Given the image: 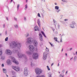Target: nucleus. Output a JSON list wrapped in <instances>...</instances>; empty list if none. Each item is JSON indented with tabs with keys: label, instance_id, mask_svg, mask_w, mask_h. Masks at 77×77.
Masks as SVG:
<instances>
[{
	"label": "nucleus",
	"instance_id": "nucleus-20",
	"mask_svg": "<svg viewBox=\"0 0 77 77\" xmlns=\"http://www.w3.org/2000/svg\"><path fill=\"white\" fill-rule=\"evenodd\" d=\"M2 54V51L0 49V56Z\"/></svg>",
	"mask_w": 77,
	"mask_h": 77
},
{
	"label": "nucleus",
	"instance_id": "nucleus-24",
	"mask_svg": "<svg viewBox=\"0 0 77 77\" xmlns=\"http://www.w3.org/2000/svg\"><path fill=\"white\" fill-rule=\"evenodd\" d=\"M37 23L38 24V25L39 26H40V21H38Z\"/></svg>",
	"mask_w": 77,
	"mask_h": 77
},
{
	"label": "nucleus",
	"instance_id": "nucleus-56",
	"mask_svg": "<svg viewBox=\"0 0 77 77\" xmlns=\"http://www.w3.org/2000/svg\"><path fill=\"white\" fill-rule=\"evenodd\" d=\"M60 77H61V76H62V75H60Z\"/></svg>",
	"mask_w": 77,
	"mask_h": 77
},
{
	"label": "nucleus",
	"instance_id": "nucleus-13",
	"mask_svg": "<svg viewBox=\"0 0 77 77\" xmlns=\"http://www.w3.org/2000/svg\"><path fill=\"white\" fill-rule=\"evenodd\" d=\"M33 44L35 46H37L38 45V42H37V41L36 40H34Z\"/></svg>",
	"mask_w": 77,
	"mask_h": 77
},
{
	"label": "nucleus",
	"instance_id": "nucleus-49",
	"mask_svg": "<svg viewBox=\"0 0 77 77\" xmlns=\"http://www.w3.org/2000/svg\"><path fill=\"white\" fill-rule=\"evenodd\" d=\"M55 5H57V3H55Z\"/></svg>",
	"mask_w": 77,
	"mask_h": 77
},
{
	"label": "nucleus",
	"instance_id": "nucleus-2",
	"mask_svg": "<svg viewBox=\"0 0 77 77\" xmlns=\"http://www.w3.org/2000/svg\"><path fill=\"white\" fill-rule=\"evenodd\" d=\"M15 53H16L18 56V57L19 58H21V57H23L25 59H27V58L26 57V56H24V55H22L21 54H19L20 53L18 52V51H15Z\"/></svg>",
	"mask_w": 77,
	"mask_h": 77
},
{
	"label": "nucleus",
	"instance_id": "nucleus-17",
	"mask_svg": "<svg viewBox=\"0 0 77 77\" xmlns=\"http://www.w3.org/2000/svg\"><path fill=\"white\" fill-rule=\"evenodd\" d=\"M3 72H4V73H6V69H3Z\"/></svg>",
	"mask_w": 77,
	"mask_h": 77
},
{
	"label": "nucleus",
	"instance_id": "nucleus-34",
	"mask_svg": "<svg viewBox=\"0 0 77 77\" xmlns=\"http://www.w3.org/2000/svg\"><path fill=\"white\" fill-rule=\"evenodd\" d=\"M31 65L32 66H34V64H32V63H31Z\"/></svg>",
	"mask_w": 77,
	"mask_h": 77
},
{
	"label": "nucleus",
	"instance_id": "nucleus-5",
	"mask_svg": "<svg viewBox=\"0 0 77 77\" xmlns=\"http://www.w3.org/2000/svg\"><path fill=\"white\" fill-rule=\"evenodd\" d=\"M29 48L31 51H33L35 50V47L34 46L32 45H29Z\"/></svg>",
	"mask_w": 77,
	"mask_h": 77
},
{
	"label": "nucleus",
	"instance_id": "nucleus-29",
	"mask_svg": "<svg viewBox=\"0 0 77 77\" xmlns=\"http://www.w3.org/2000/svg\"><path fill=\"white\" fill-rule=\"evenodd\" d=\"M38 16L39 17H41V16H40V14L39 13L38 14Z\"/></svg>",
	"mask_w": 77,
	"mask_h": 77
},
{
	"label": "nucleus",
	"instance_id": "nucleus-31",
	"mask_svg": "<svg viewBox=\"0 0 77 77\" xmlns=\"http://www.w3.org/2000/svg\"><path fill=\"white\" fill-rule=\"evenodd\" d=\"M19 7H20V5H18L17 6L18 10V8H19Z\"/></svg>",
	"mask_w": 77,
	"mask_h": 77
},
{
	"label": "nucleus",
	"instance_id": "nucleus-58",
	"mask_svg": "<svg viewBox=\"0 0 77 77\" xmlns=\"http://www.w3.org/2000/svg\"><path fill=\"white\" fill-rule=\"evenodd\" d=\"M13 1V0H11V2H12Z\"/></svg>",
	"mask_w": 77,
	"mask_h": 77
},
{
	"label": "nucleus",
	"instance_id": "nucleus-46",
	"mask_svg": "<svg viewBox=\"0 0 77 77\" xmlns=\"http://www.w3.org/2000/svg\"><path fill=\"white\" fill-rule=\"evenodd\" d=\"M15 20H17V18H14Z\"/></svg>",
	"mask_w": 77,
	"mask_h": 77
},
{
	"label": "nucleus",
	"instance_id": "nucleus-35",
	"mask_svg": "<svg viewBox=\"0 0 77 77\" xmlns=\"http://www.w3.org/2000/svg\"><path fill=\"white\" fill-rule=\"evenodd\" d=\"M54 64V63H52V64H51V66H53V65Z\"/></svg>",
	"mask_w": 77,
	"mask_h": 77
},
{
	"label": "nucleus",
	"instance_id": "nucleus-53",
	"mask_svg": "<svg viewBox=\"0 0 77 77\" xmlns=\"http://www.w3.org/2000/svg\"><path fill=\"white\" fill-rule=\"evenodd\" d=\"M29 36V34H27V35H26V36Z\"/></svg>",
	"mask_w": 77,
	"mask_h": 77
},
{
	"label": "nucleus",
	"instance_id": "nucleus-36",
	"mask_svg": "<svg viewBox=\"0 0 77 77\" xmlns=\"http://www.w3.org/2000/svg\"><path fill=\"white\" fill-rule=\"evenodd\" d=\"M67 20H68V19H65L64 20V21H67Z\"/></svg>",
	"mask_w": 77,
	"mask_h": 77
},
{
	"label": "nucleus",
	"instance_id": "nucleus-21",
	"mask_svg": "<svg viewBox=\"0 0 77 77\" xmlns=\"http://www.w3.org/2000/svg\"><path fill=\"white\" fill-rule=\"evenodd\" d=\"M54 39L55 41H57V38H54Z\"/></svg>",
	"mask_w": 77,
	"mask_h": 77
},
{
	"label": "nucleus",
	"instance_id": "nucleus-11",
	"mask_svg": "<svg viewBox=\"0 0 77 77\" xmlns=\"http://www.w3.org/2000/svg\"><path fill=\"white\" fill-rule=\"evenodd\" d=\"M6 52L8 54H9L10 55L12 54V52L9 50H6Z\"/></svg>",
	"mask_w": 77,
	"mask_h": 77
},
{
	"label": "nucleus",
	"instance_id": "nucleus-50",
	"mask_svg": "<svg viewBox=\"0 0 77 77\" xmlns=\"http://www.w3.org/2000/svg\"><path fill=\"white\" fill-rule=\"evenodd\" d=\"M66 74H67V73H68V71H66Z\"/></svg>",
	"mask_w": 77,
	"mask_h": 77
},
{
	"label": "nucleus",
	"instance_id": "nucleus-47",
	"mask_svg": "<svg viewBox=\"0 0 77 77\" xmlns=\"http://www.w3.org/2000/svg\"><path fill=\"white\" fill-rule=\"evenodd\" d=\"M28 0H26V3H27V1H28Z\"/></svg>",
	"mask_w": 77,
	"mask_h": 77
},
{
	"label": "nucleus",
	"instance_id": "nucleus-15",
	"mask_svg": "<svg viewBox=\"0 0 77 77\" xmlns=\"http://www.w3.org/2000/svg\"><path fill=\"white\" fill-rule=\"evenodd\" d=\"M34 29H35V31H37V30L39 31V29L38 27L37 26H36L34 28Z\"/></svg>",
	"mask_w": 77,
	"mask_h": 77
},
{
	"label": "nucleus",
	"instance_id": "nucleus-54",
	"mask_svg": "<svg viewBox=\"0 0 77 77\" xmlns=\"http://www.w3.org/2000/svg\"><path fill=\"white\" fill-rule=\"evenodd\" d=\"M53 31L54 32V29H53Z\"/></svg>",
	"mask_w": 77,
	"mask_h": 77
},
{
	"label": "nucleus",
	"instance_id": "nucleus-43",
	"mask_svg": "<svg viewBox=\"0 0 77 77\" xmlns=\"http://www.w3.org/2000/svg\"><path fill=\"white\" fill-rule=\"evenodd\" d=\"M2 66H3V67L4 66V64H2Z\"/></svg>",
	"mask_w": 77,
	"mask_h": 77
},
{
	"label": "nucleus",
	"instance_id": "nucleus-23",
	"mask_svg": "<svg viewBox=\"0 0 77 77\" xmlns=\"http://www.w3.org/2000/svg\"><path fill=\"white\" fill-rule=\"evenodd\" d=\"M49 77H51V73H49Z\"/></svg>",
	"mask_w": 77,
	"mask_h": 77
},
{
	"label": "nucleus",
	"instance_id": "nucleus-45",
	"mask_svg": "<svg viewBox=\"0 0 77 77\" xmlns=\"http://www.w3.org/2000/svg\"><path fill=\"white\" fill-rule=\"evenodd\" d=\"M72 48H71L70 49V50H72Z\"/></svg>",
	"mask_w": 77,
	"mask_h": 77
},
{
	"label": "nucleus",
	"instance_id": "nucleus-44",
	"mask_svg": "<svg viewBox=\"0 0 77 77\" xmlns=\"http://www.w3.org/2000/svg\"><path fill=\"white\" fill-rule=\"evenodd\" d=\"M2 47V45H0V47Z\"/></svg>",
	"mask_w": 77,
	"mask_h": 77
},
{
	"label": "nucleus",
	"instance_id": "nucleus-12",
	"mask_svg": "<svg viewBox=\"0 0 77 77\" xmlns=\"http://www.w3.org/2000/svg\"><path fill=\"white\" fill-rule=\"evenodd\" d=\"M39 35L40 40L41 41H42L43 40V39L42 38V34H41V33H40Z\"/></svg>",
	"mask_w": 77,
	"mask_h": 77
},
{
	"label": "nucleus",
	"instance_id": "nucleus-41",
	"mask_svg": "<svg viewBox=\"0 0 77 77\" xmlns=\"http://www.w3.org/2000/svg\"><path fill=\"white\" fill-rule=\"evenodd\" d=\"M62 1H63V2H66V1H63V0H62Z\"/></svg>",
	"mask_w": 77,
	"mask_h": 77
},
{
	"label": "nucleus",
	"instance_id": "nucleus-39",
	"mask_svg": "<svg viewBox=\"0 0 77 77\" xmlns=\"http://www.w3.org/2000/svg\"><path fill=\"white\" fill-rule=\"evenodd\" d=\"M62 72H63V73H64V72H65V70H63L62 71Z\"/></svg>",
	"mask_w": 77,
	"mask_h": 77
},
{
	"label": "nucleus",
	"instance_id": "nucleus-16",
	"mask_svg": "<svg viewBox=\"0 0 77 77\" xmlns=\"http://www.w3.org/2000/svg\"><path fill=\"white\" fill-rule=\"evenodd\" d=\"M42 33V35L45 37V38H46V35H45V34L44 33V32H43V31L41 32Z\"/></svg>",
	"mask_w": 77,
	"mask_h": 77
},
{
	"label": "nucleus",
	"instance_id": "nucleus-6",
	"mask_svg": "<svg viewBox=\"0 0 77 77\" xmlns=\"http://www.w3.org/2000/svg\"><path fill=\"white\" fill-rule=\"evenodd\" d=\"M38 55L36 53H34L32 55V57L34 59H38Z\"/></svg>",
	"mask_w": 77,
	"mask_h": 77
},
{
	"label": "nucleus",
	"instance_id": "nucleus-48",
	"mask_svg": "<svg viewBox=\"0 0 77 77\" xmlns=\"http://www.w3.org/2000/svg\"><path fill=\"white\" fill-rule=\"evenodd\" d=\"M65 55H66V56H67V53H66Z\"/></svg>",
	"mask_w": 77,
	"mask_h": 77
},
{
	"label": "nucleus",
	"instance_id": "nucleus-52",
	"mask_svg": "<svg viewBox=\"0 0 77 77\" xmlns=\"http://www.w3.org/2000/svg\"><path fill=\"white\" fill-rule=\"evenodd\" d=\"M58 66H59V63H58Z\"/></svg>",
	"mask_w": 77,
	"mask_h": 77
},
{
	"label": "nucleus",
	"instance_id": "nucleus-19",
	"mask_svg": "<svg viewBox=\"0 0 77 77\" xmlns=\"http://www.w3.org/2000/svg\"><path fill=\"white\" fill-rule=\"evenodd\" d=\"M70 27L72 28H74V25L72 24H71L70 25Z\"/></svg>",
	"mask_w": 77,
	"mask_h": 77
},
{
	"label": "nucleus",
	"instance_id": "nucleus-18",
	"mask_svg": "<svg viewBox=\"0 0 77 77\" xmlns=\"http://www.w3.org/2000/svg\"><path fill=\"white\" fill-rule=\"evenodd\" d=\"M55 9H57V10H58L59 9V7L58 6H56L55 7Z\"/></svg>",
	"mask_w": 77,
	"mask_h": 77
},
{
	"label": "nucleus",
	"instance_id": "nucleus-9",
	"mask_svg": "<svg viewBox=\"0 0 77 77\" xmlns=\"http://www.w3.org/2000/svg\"><path fill=\"white\" fill-rule=\"evenodd\" d=\"M47 53L46 52H45L44 53L43 59L45 60V59H47Z\"/></svg>",
	"mask_w": 77,
	"mask_h": 77
},
{
	"label": "nucleus",
	"instance_id": "nucleus-62",
	"mask_svg": "<svg viewBox=\"0 0 77 77\" xmlns=\"http://www.w3.org/2000/svg\"><path fill=\"white\" fill-rule=\"evenodd\" d=\"M63 51V49H62V51Z\"/></svg>",
	"mask_w": 77,
	"mask_h": 77
},
{
	"label": "nucleus",
	"instance_id": "nucleus-63",
	"mask_svg": "<svg viewBox=\"0 0 77 77\" xmlns=\"http://www.w3.org/2000/svg\"><path fill=\"white\" fill-rule=\"evenodd\" d=\"M59 73H60V72H59Z\"/></svg>",
	"mask_w": 77,
	"mask_h": 77
},
{
	"label": "nucleus",
	"instance_id": "nucleus-27",
	"mask_svg": "<svg viewBox=\"0 0 77 77\" xmlns=\"http://www.w3.org/2000/svg\"><path fill=\"white\" fill-rule=\"evenodd\" d=\"M46 50L47 51H49V49H48V48L47 47L46 48Z\"/></svg>",
	"mask_w": 77,
	"mask_h": 77
},
{
	"label": "nucleus",
	"instance_id": "nucleus-26",
	"mask_svg": "<svg viewBox=\"0 0 77 77\" xmlns=\"http://www.w3.org/2000/svg\"><path fill=\"white\" fill-rule=\"evenodd\" d=\"M5 41H8V37H6L5 39Z\"/></svg>",
	"mask_w": 77,
	"mask_h": 77
},
{
	"label": "nucleus",
	"instance_id": "nucleus-4",
	"mask_svg": "<svg viewBox=\"0 0 77 77\" xmlns=\"http://www.w3.org/2000/svg\"><path fill=\"white\" fill-rule=\"evenodd\" d=\"M35 72L37 74H40L42 73V70L39 68L35 69Z\"/></svg>",
	"mask_w": 77,
	"mask_h": 77
},
{
	"label": "nucleus",
	"instance_id": "nucleus-57",
	"mask_svg": "<svg viewBox=\"0 0 77 77\" xmlns=\"http://www.w3.org/2000/svg\"><path fill=\"white\" fill-rule=\"evenodd\" d=\"M76 54L77 55V51H76Z\"/></svg>",
	"mask_w": 77,
	"mask_h": 77
},
{
	"label": "nucleus",
	"instance_id": "nucleus-32",
	"mask_svg": "<svg viewBox=\"0 0 77 77\" xmlns=\"http://www.w3.org/2000/svg\"><path fill=\"white\" fill-rule=\"evenodd\" d=\"M76 59H77V57H75L74 58V60H76Z\"/></svg>",
	"mask_w": 77,
	"mask_h": 77
},
{
	"label": "nucleus",
	"instance_id": "nucleus-59",
	"mask_svg": "<svg viewBox=\"0 0 77 77\" xmlns=\"http://www.w3.org/2000/svg\"><path fill=\"white\" fill-rule=\"evenodd\" d=\"M2 35V34H0V36H1Z\"/></svg>",
	"mask_w": 77,
	"mask_h": 77
},
{
	"label": "nucleus",
	"instance_id": "nucleus-8",
	"mask_svg": "<svg viewBox=\"0 0 77 77\" xmlns=\"http://www.w3.org/2000/svg\"><path fill=\"white\" fill-rule=\"evenodd\" d=\"M12 68L14 69L16 71H20V68H18V67L13 66H12Z\"/></svg>",
	"mask_w": 77,
	"mask_h": 77
},
{
	"label": "nucleus",
	"instance_id": "nucleus-55",
	"mask_svg": "<svg viewBox=\"0 0 77 77\" xmlns=\"http://www.w3.org/2000/svg\"><path fill=\"white\" fill-rule=\"evenodd\" d=\"M6 19L7 20H8V18H6Z\"/></svg>",
	"mask_w": 77,
	"mask_h": 77
},
{
	"label": "nucleus",
	"instance_id": "nucleus-28",
	"mask_svg": "<svg viewBox=\"0 0 77 77\" xmlns=\"http://www.w3.org/2000/svg\"><path fill=\"white\" fill-rule=\"evenodd\" d=\"M72 24H73V25H75V23L74 21H73L72 22Z\"/></svg>",
	"mask_w": 77,
	"mask_h": 77
},
{
	"label": "nucleus",
	"instance_id": "nucleus-3",
	"mask_svg": "<svg viewBox=\"0 0 77 77\" xmlns=\"http://www.w3.org/2000/svg\"><path fill=\"white\" fill-rule=\"evenodd\" d=\"M33 42V38L31 37L28 38L26 41V43L28 44H31Z\"/></svg>",
	"mask_w": 77,
	"mask_h": 77
},
{
	"label": "nucleus",
	"instance_id": "nucleus-14",
	"mask_svg": "<svg viewBox=\"0 0 77 77\" xmlns=\"http://www.w3.org/2000/svg\"><path fill=\"white\" fill-rule=\"evenodd\" d=\"M7 63L8 64V65H10L12 63V62L10 60H8L7 61Z\"/></svg>",
	"mask_w": 77,
	"mask_h": 77
},
{
	"label": "nucleus",
	"instance_id": "nucleus-42",
	"mask_svg": "<svg viewBox=\"0 0 77 77\" xmlns=\"http://www.w3.org/2000/svg\"><path fill=\"white\" fill-rule=\"evenodd\" d=\"M24 20H26V17H24Z\"/></svg>",
	"mask_w": 77,
	"mask_h": 77
},
{
	"label": "nucleus",
	"instance_id": "nucleus-51",
	"mask_svg": "<svg viewBox=\"0 0 77 77\" xmlns=\"http://www.w3.org/2000/svg\"><path fill=\"white\" fill-rule=\"evenodd\" d=\"M72 59H73V58H72V57L70 59V60H72Z\"/></svg>",
	"mask_w": 77,
	"mask_h": 77
},
{
	"label": "nucleus",
	"instance_id": "nucleus-7",
	"mask_svg": "<svg viewBox=\"0 0 77 77\" xmlns=\"http://www.w3.org/2000/svg\"><path fill=\"white\" fill-rule=\"evenodd\" d=\"M10 58H11V59H12L13 60V62H14V63H15V64H16V65H17V64H18V62L16 61V60H15V58L13 57H10Z\"/></svg>",
	"mask_w": 77,
	"mask_h": 77
},
{
	"label": "nucleus",
	"instance_id": "nucleus-30",
	"mask_svg": "<svg viewBox=\"0 0 77 77\" xmlns=\"http://www.w3.org/2000/svg\"><path fill=\"white\" fill-rule=\"evenodd\" d=\"M49 44H50L51 45V47H53V44H51V43L50 42H49Z\"/></svg>",
	"mask_w": 77,
	"mask_h": 77
},
{
	"label": "nucleus",
	"instance_id": "nucleus-1",
	"mask_svg": "<svg viewBox=\"0 0 77 77\" xmlns=\"http://www.w3.org/2000/svg\"><path fill=\"white\" fill-rule=\"evenodd\" d=\"M11 46H13V48H15V47H17L18 48L19 47H21V44L20 43H18L17 44L16 43L14 42H13L12 43V45H10Z\"/></svg>",
	"mask_w": 77,
	"mask_h": 77
},
{
	"label": "nucleus",
	"instance_id": "nucleus-25",
	"mask_svg": "<svg viewBox=\"0 0 77 77\" xmlns=\"http://www.w3.org/2000/svg\"><path fill=\"white\" fill-rule=\"evenodd\" d=\"M47 69H48V70L49 71H50V69L49 68V67L48 66H47Z\"/></svg>",
	"mask_w": 77,
	"mask_h": 77
},
{
	"label": "nucleus",
	"instance_id": "nucleus-33",
	"mask_svg": "<svg viewBox=\"0 0 77 77\" xmlns=\"http://www.w3.org/2000/svg\"><path fill=\"white\" fill-rule=\"evenodd\" d=\"M27 8V5H25V9Z\"/></svg>",
	"mask_w": 77,
	"mask_h": 77
},
{
	"label": "nucleus",
	"instance_id": "nucleus-61",
	"mask_svg": "<svg viewBox=\"0 0 77 77\" xmlns=\"http://www.w3.org/2000/svg\"><path fill=\"white\" fill-rule=\"evenodd\" d=\"M12 77H16L15 76H13Z\"/></svg>",
	"mask_w": 77,
	"mask_h": 77
},
{
	"label": "nucleus",
	"instance_id": "nucleus-10",
	"mask_svg": "<svg viewBox=\"0 0 77 77\" xmlns=\"http://www.w3.org/2000/svg\"><path fill=\"white\" fill-rule=\"evenodd\" d=\"M24 75L25 76H27L28 75V73L27 72V69L25 68L24 69Z\"/></svg>",
	"mask_w": 77,
	"mask_h": 77
},
{
	"label": "nucleus",
	"instance_id": "nucleus-22",
	"mask_svg": "<svg viewBox=\"0 0 77 77\" xmlns=\"http://www.w3.org/2000/svg\"><path fill=\"white\" fill-rule=\"evenodd\" d=\"M27 54H31V53H30V51H28L27 52Z\"/></svg>",
	"mask_w": 77,
	"mask_h": 77
},
{
	"label": "nucleus",
	"instance_id": "nucleus-40",
	"mask_svg": "<svg viewBox=\"0 0 77 77\" xmlns=\"http://www.w3.org/2000/svg\"><path fill=\"white\" fill-rule=\"evenodd\" d=\"M60 10H58V11H57V12H59V11H60Z\"/></svg>",
	"mask_w": 77,
	"mask_h": 77
},
{
	"label": "nucleus",
	"instance_id": "nucleus-38",
	"mask_svg": "<svg viewBox=\"0 0 77 77\" xmlns=\"http://www.w3.org/2000/svg\"><path fill=\"white\" fill-rule=\"evenodd\" d=\"M60 42H62V39H60Z\"/></svg>",
	"mask_w": 77,
	"mask_h": 77
},
{
	"label": "nucleus",
	"instance_id": "nucleus-37",
	"mask_svg": "<svg viewBox=\"0 0 77 77\" xmlns=\"http://www.w3.org/2000/svg\"><path fill=\"white\" fill-rule=\"evenodd\" d=\"M3 27L4 28L5 27V24L3 25Z\"/></svg>",
	"mask_w": 77,
	"mask_h": 77
},
{
	"label": "nucleus",
	"instance_id": "nucleus-60",
	"mask_svg": "<svg viewBox=\"0 0 77 77\" xmlns=\"http://www.w3.org/2000/svg\"><path fill=\"white\" fill-rule=\"evenodd\" d=\"M6 76H7V77H8V75H6Z\"/></svg>",
	"mask_w": 77,
	"mask_h": 77
}]
</instances>
